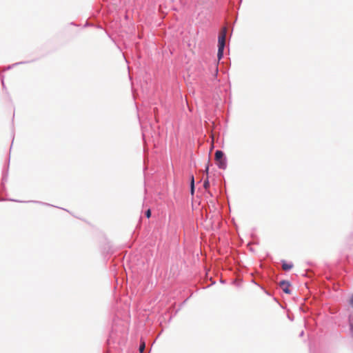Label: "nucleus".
<instances>
[{
    "instance_id": "obj_1",
    "label": "nucleus",
    "mask_w": 353,
    "mask_h": 353,
    "mask_svg": "<svg viewBox=\"0 0 353 353\" xmlns=\"http://www.w3.org/2000/svg\"><path fill=\"white\" fill-rule=\"evenodd\" d=\"M225 37H226V28H224L223 29L222 32L219 36V49H218V57L220 59L223 53V50L225 47Z\"/></svg>"
},
{
    "instance_id": "obj_2",
    "label": "nucleus",
    "mask_w": 353,
    "mask_h": 353,
    "mask_svg": "<svg viewBox=\"0 0 353 353\" xmlns=\"http://www.w3.org/2000/svg\"><path fill=\"white\" fill-rule=\"evenodd\" d=\"M215 161L218 167L221 169L226 168V161L223 159V152L221 150H216L215 152Z\"/></svg>"
},
{
    "instance_id": "obj_3",
    "label": "nucleus",
    "mask_w": 353,
    "mask_h": 353,
    "mask_svg": "<svg viewBox=\"0 0 353 353\" xmlns=\"http://www.w3.org/2000/svg\"><path fill=\"white\" fill-rule=\"evenodd\" d=\"M279 285L285 293L288 294L291 293L290 290V283L288 281H282L280 282Z\"/></svg>"
},
{
    "instance_id": "obj_4",
    "label": "nucleus",
    "mask_w": 353,
    "mask_h": 353,
    "mask_svg": "<svg viewBox=\"0 0 353 353\" xmlns=\"http://www.w3.org/2000/svg\"><path fill=\"white\" fill-rule=\"evenodd\" d=\"M292 268H293V264L288 263L286 262L283 263V265H282L283 270L287 271V270L292 269Z\"/></svg>"
},
{
    "instance_id": "obj_5",
    "label": "nucleus",
    "mask_w": 353,
    "mask_h": 353,
    "mask_svg": "<svg viewBox=\"0 0 353 353\" xmlns=\"http://www.w3.org/2000/svg\"><path fill=\"white\" fill-rule=\"evenodd\" d=\"M190 187H191V194H193L194 192V179L193 175L191 176Z\"/></svg>"
},
{
    "instance_id": "obj_6",
    "label": "nucleus",
    "mask_w": 353,
    "mask_h": 353,
    "mask_svg": "<svg viewBox=\"0 0 353 353\" xmlns=\"http://www.w3.org/2000/svg\"><path fill=\"white\" fill-rule=\"evenodd\" d=\"M203 187L205 190H208L210 187V182L208 180V177L206 178V179L204 181L203 183Z\"/></svg>"
},
{
    "instance_id": "obj_7",
    "label": "nucleus",
    "mask_w": 353,
    "mask_h": 353,
    "mask_svg": "<svg viewBox=\"0 0 353 353\" xmlns=\"http://www.w3.org/2000/svg\"><path fill=\"white\" fill-rule=\"evenodd\" d=\"M145 347V342H142L139 346V352L140 353H143Z\"/></svg>"
},
{
    "instance_id": "obj_8",
    "label": "nucleus",
    "mask_w": 353,
    "mask_h": 353,
    "mask_svg": "<svg viewBox=\"0 0 353 353\" xmlns=\"http://www.w3.org/2000/svg\"><path fill=\"white\" fill-rule=\"evenodd\" d=\"M145 216L147 218H150L151 216V210L150 209L145 212Z\"/></svg>"
},
{
    "instance_id": "obj_9",
    "label": "nucleus",
    "mask_w": 353,
    "mask_h": 353,
    "mask_svg": "<svg viewBox=\"0 0 353 353\" xmlns=\"http://www.w3.org/2000/svg\"><path fill=\"white\" fill-rule=\"evenodd\" d=\"M208 171H209V165L208 164L205 168V172H206L207 174H208Z\"/></svg>"
},
{
    "instance_id": "obj_10",
    "label": "nucleus",
    "mask_w": 353,
    "mask_h": 353,
    "mask_svg": "<svg viewBox=\"0 0 353 353\" xmlns=\"http://www.w3.org/2000/svg\"><path fill=\"white\" fill-rule=\"evenodd\" d=\"M350 303L353 307V295L352 296V297L350 299Z\"/></svg>"
},
{
    "instance_id": "obj_11",
    "label": "nucleus",
    "mask_w": 353,
    "mask_h": 353,
    "mask_svg": "<svg viewBox=\"0 0 353 353\" xmlns=\"http://www.w3.org/2000/svg\"><path fill=\"white\" fill-rule=\"evenodd\" d=\"M350 329H351V331L353 332V322L350 323Z\"/></svg>"
}]
</instances>
